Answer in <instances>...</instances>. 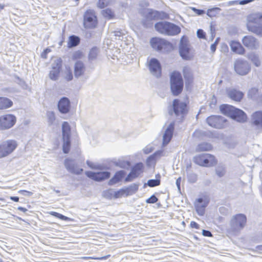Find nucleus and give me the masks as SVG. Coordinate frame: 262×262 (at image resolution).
Segmentation results:
<instances>
[{
	"label": "nucleus",
	"mask_w": 262,
	"mask_h": 262,
	"mask_svg": "<svg viewBox=\"0 0 262 262\" xmlns=\"http://www.w3.org/2000/svg\"><path fill=\"white\" fill-rule=\"evenodd\" d=\"M247 223V217L242 213L233 215L229 222L228 232L231 235H236L244 229Z\"/></svg>",
	"instance_id": "f257e3e1"
},
{
	"label": "nucleus",
	"mask_w": 262,
	"mask_h": 262,
	"mask_svg": "<svg viewBox=\"0 0 262 262\" xmlns=\"http://www.w3.org/2000/svg\"><path fill=\"white\" fill-rule=\"evenodd\" d=\"M220 110L223 114L237 122L243 123L246 121V114L242 110L236 108L232 105H222L220 106Z\"/></svg>",
	"instance_id": "f03ea898"
},
{
	"label": "nucleus",
	"mask_w": 262,
	"mask_h": 262,
	"mask_svg": "<svg viewBox=\"0 0 262 262\" xmlns=\"http://www.w3.org/2000/svg\"><path fill=\"white\" fill-rule=\"evenodd\" d=\"M156 30L161 34L174 36L179 34L181 28L178 26L167 21H161L156 24Z\"/></svg>",
	"instance_id": "7ed1b4c3"
},
{
	"label": "nucleus",
	"mask_w": 262,
	"mask_h": 262,
	"mask_svg": "<svg viewBox=\"0 0 262 262\" xmlns=\"http://www.w3.org/2000/svg\"><path fill=\"white\" fill-rule=\"evenodd\" d=\"M170 88L172 94L178 95L182 91L183 80L181 74L178 72H173L170 76Z\"/></svg>",
	"instance_id": "20e7f679"
},
{
	"label": "nucleus",
	"mask_w": 262,
	"mask_h": 262,
	"mask_svg": "<svg viewBox=\"0 0 262 262\" xmlns=\"http://www.w3.org/2000/svg\"><path fill=\"white\" fill-rule=\"evenodd\" d=\"M17 145V142L13 140H8L0 144V159L11 154Z\"/></svg>",
	"instance_id": "39448f33"
},
{
	"label": "nucleus",
	"mask_w": 262,
	"mask_h": 262,
	"mask_svg": "<svg viewBox=\"0 0 262 262\" xmlns=\"http://www.w3.org/2000/svg\"><path fill=\"white\" fill-rule=\"evenodd\" d=\"M251 69V65L249 62L243 59H237L234 62V71L239 75H247L250 72Z\"/></svg>",
	"instance_id": "423d86ee"
},
{
	"label": "nucleus",
	"mask_w": 262,
	"mask_h": 262,
	"mask_svg": "<svg viewBox=\"0 0 262 262\" xmlns=\"http://www.w3.org/2000/svg\"><path fill=\"white\" fill-rule=\"evenodd\" d=\"M62 133L63 143V151L65 154L69 151L71 141V127L67 122H63L62 124Z\"/></svg>",
	"instance_id": "0eeeda50"
},
{
	"label": "nucleus",
	"mask_w": 262,
	"mask_h": 262,
	"mask_svg": "<svg viewBox=\"0 0 262 262\" xmlns=\"http://www.w3.org/2000/svg\"><path fill=\"white\" fill-rule=\"evenodd\" d=\"M16 122V117L13 114H5L0 116V130L12 128Z\"/></svg>",
	"instance_id": "6e6552de"
},
{
	"label": "nucleus",
	"mask_w": 262,
	"mask_h": 262,
	"mask_svg": "<svg viewBox=\"0 0 262 262\" xmlns=\"http://www.w3.org/2000/svg\"><path fill=\"white\" fill-rule=\"evenodd\" d=\"M194 162L202 166H212L216 163L214 157L210 154H202L195 156Z\"/></svg>",
	"instance_id": "1a4fd4ad"
},
{
	"label": "nucleus",
	"mask_w": 262,
	"mask_h": 262,
	"mask_svg": "<svg viewBox=\"0 0 262 262\" xmlns=\"http://www.w3.org/2000/svg\"><path fill=\"white\" fill-rule=\"evenodd\" d=\"M172 109L169 110V113L172 115L174 113L177 117L181 118L183 117L187 111L186 104L178 99L173 100Z\"/></svg>",
	"instance_id": "9d476101"
},
{
	"label": "nucleus",
	"mask_w": 262,
	"mask_h": 262,
	"mask_svg": "<svg viewBox=\"0 0 262 262\" xmlns=\"http://www.w3.org/2000/svg\"><path fill=\"white\" fill-rule=\"evenodd\" d=\"M190 51L191 49L188 40L185 37L183 36L181 39L179 46V52L181 56L186 60L191 59L192 55Z\"/></svg>",
	"instance_id": "9b49d317"
},
{
	"label": "nucleus",
	"mask_w": 262,
	"mask_h": 262,
	"mask_svg": "<svg viewBox=\"0 0 262 262\" xmlns=\"http://www.w3.org/2000/svg\"><path fill=\"white\" fill-rule=\"evenodd\" d=\"M224 117L219 116H211L207 118V122L211 127L216 128H223L226 123Z\"/></svg>",
	"instance_id": "f8f14e48"
},
{
	"label": "nucleus",
	"mask_w": 262,
	"mask_h": 262,
	"mask_svg": "<svg viewBox=\"0 0 262 262\" xmlns=\"http://www.w3.org/2000/svg\"><path fill=\"white\" fill-rule=\"evenodd\" d=\"M97 25V18L93 10L86 11L84 15V26L85 28H93Z\"/></svg>",
	"instance_id": "ddd939ff"
},
{
	"label": "nucleus",
	"mask_w": 262,
	"mask_h": 262,
	"mask_svg": "<svg viewBox=\"0 0 262 262\" xmlns=\"http://www.w3.org/2000/svg\"><path fill=\"white\" fill-rule=\"evenodd\" d=\"M242 41L244 46L250 50H256L259 46L258 40L252 35L244 36Z\"/></svg>",
	"instance_id": "4468645a"
},
{
	"label": "nucleus",
	"mask_w": 262,
	"mask_h": 262,
	"mask_svg": "<svg viewBox=\"0 0 262 262\" xmlns=\"http://www.w3.org/2000/svg\"><path fill=\"white\" fill-rule=\"evenodd\" d=\"M144 166L142 163L135 164L132 168L130 172L125 179V182H131L137 178L143 171Z\"/></svg>",
	"instance_id": "2eb2a0df"
},
{
	"label": "nucleus",
	"mask_w": 262,
	"mask_h": 262,
	"mask_svg": "<svg viewBox=\"0 0 262 262\" xmlns=\"http://www.w3.org/2000/svg\"><path fill=\"white\" fill-rule=\"evenodd\" d=\"M148 67L151 74L156 77L160 76L161 68L160 62L156 58H151L148 63Z\"/></svg>",
	"instance_id": "dca6fc26"
},
{
	"label": "nucleus",
	"mask_w": 262,
	"mask_h": 262,
	"mask_svg": "<svg viewBox=\"0 0 262 262\" xmlns=\"http://www.w3.org/2000/svg\"><path fill=\"white\" fill-rule=\"evenodd\" d=\"M86 175L90 178L96 181H101L110 177V172L108 171L93 172L86 171Z\"/></svg>",
	"instance_id": "f3484780"
},
{
	"label": "nucleus",
	"mask_w": 262,
	"mask_h": 262,
	"mask_svg": "<svg viewBox=\"0 0 262 262\" xmlns=\"http://www.w3.org/2000/svg\"><path fill=\"white\" fill-rule=\"evenodd\" d=\"M70 101L68 98L63 97L59 100L58 103V108L61 113L67 114L69 113L70 110Z\"/></svg>",
	"instance_id": "a211bd4d"
},
{
	"label": "nucleus",
	"mask_w": 262,
	"mask_h": 262,
	"mask_svg": "<svg viewBox=\"0 0 262 262\" xmlns=\"http://www.w3.org/2000/svg\"><path fill=\"white\" fill-rule=\"evenodd\" d=\"M174 122H171L166 127L163 136V145H167L170 141L174 130Z\"/></svg>",
	"instance_id": "6ab92c4d"
},
{
	"label": "nucleus",
	"mask_w": 262,
	"mask_h": 262,
	"mask_svg": "<svg viewBox=\"0 0 262 262\" xmlns=\"http://www.w3.org/2000/svg\"><path fill=\"white\" fill-rule=\"evenodd\" d=\"M208 201L204 198L198 199L195 202L196 211L199 215L202 216L205 213V209L207 206Z\"/></svg>",
	"instance_id": "aec40b11"
},
{
	"label": "nucleus",
	"mask_w": 262,
	"mask_h": 262,
	"mask_svg": "<svg viewBox=\"0 0 262 262\" xmlns=\"http://www.w3.org/2000/svg\"><path fill=\"white\" fill-rule=\"evenodd\" d=\"M64 165L67 170L73 173L80 174L83 170L82 168L76 165L72 160L67 159L65 160Z\"/></svg>",
	"instance_id": "412c9836"
},
{
	"label": "nucleus",
	"mask_w": 262,
	"mask_h": 262,
	"mask_svg": "<svg viewBox=\"0 0 262 262\" xmlns=\"http://www.w3.org/2000/svg\"><path fill=\"white\" fill-rule=\"evenodd\" d=\"M251 122L257 128H262V111H257L251 116Z\"/></svg>",
	"instance_id": "4be33fe9"
},
{
	"label": "nucleus",
	"mask_w": 262,
	"mask_h": 262,
	"mask_svg": "<svg viewBox=\"0 0 262 262\" xmlns=\"http://www.w3.org/2000/svg\"><path fill=\"white\" fill-rule=\"evenodd\" d=\"M229 44L232 52L239 55L244 54L245 49L241 45L239 42L235 40H231L229 42Z\"/></svg>",
	"instance_id": "5701e85b"
},
{
	"label": "nucleus",
	"mask_w": 262,
	"mask_h": 262,
	"mask_svg": "<svg viewBox=\"0 0 262 262\" xmlns=\"http://www.w3.org/2000/svg\"><path fill=\"white\" fill-rule=\"evenodd\" d=\"M227 95L230 98L235 101H240L244 96L242 92L234 89L229 90L227 91Z\"/></svg>",
	"instance_id": "b1692460"
},
{
	"label": "nucleus",
	"mask_w": 262,
	"mask_h": 262,
	"mask_svg": "<svg viewBox=\"0 0 262 262\" xmlns=\"http://www.w3.org/2000/svg\"><path fill=\"white\" fill-rule=\"evenodd\" d=\"M259 19L257 13H252L248 16L247 18V28L249 29V26H255L259 24Z\"/></svg>",
	"instance_id": "393cba45"
},
{
	"label": "nucleus",
	"mask_w": 262,
	"mask_h": 262,
	"mask_svg": "<svg viewBox=\"0 0 262 262\" xmlns=\"http://www.w3.org/2000/svg\"><path fill=\"white\" fill-rule=\"evenodd\" d=\"M151 47L157 51H161L162 45H166L165 40L159 38H152L150 40Z\"/></svg>",
	"instance_id": "a878e982"
},
{
	"label": "nucleus",
	"mask_w": 262,
	"mask_h": 262,
	"mask_svg": "<svg viewBox=\"0 0 262 262\" xmlns=\"http://www.w3.org/2000/svg\"><path fill=\"white\" fill-rule=\"evenodd\" d=\"M146 13L147 18L151 20L161 19L164 15L163 12L149 9L146 10Z\"/></svg>",
	"instance_id": "bb28decb"
},
{
	"label": "nucleus",
	"mask_w": 262,
	"mask_h": 262,
	"mask_svg": "<svg viewBox=\"0 0 262 262\" xmlns=\"http://www.w3.org/2000/svg\"><path fill=\"white\" fill-rule=\"evenodd\" d=\"M247 95L249 98L262 102V95H259L258 90L255 88L250 89Z\"/></svg>",
	"instance_id": "cd10ccee"
},
{
	"label": "nucleus",
	"mask_w": 262,
	"mask_h": 262,
	"mask_svg": "<svg viewBox=\"0 0 262 262\" xmlns=\"http://www.w3.org/2000/svg\"><path fill=\"white\" fill-rule=\"evenodd\" d=\"M125 175V172L124 170H120L117 172L114 177L109 181L108 184L110 185H113L118 183L122 180Z\"/></svg>",
	"instance_id": "c85d7f7f"
},
{
	"label": "nucleus",
	"mask_w": 262,
	"mask_h": 262,
	"mask_svg": "<svg viewBox=\"0 0 262 262\" xmlns=\"http://www.w3.org/2000/svg\"><path fill=\"white\" fill-rule=\"evenodd\" d=\"M85 71V68L82 62L78 61L75 63L74 67V74L76 77L82 75Z\"/></svg>",
	"instance_id": "c756f323"
},
{
	"label": "nucleus",
	"mask_w": 262,
	"mask_h": 262,
	"mask_svg": "<svg viewBox=\"0 0 262 262\" xmlns=\"http://www.w3.org/2000/svg\"><path fill=\"white\" fill-rule=\"evenodd\" d=\"M247 58L252 62V63L256 67H259L261 65V61L260 60L258 54L254 52H251L247 55Z\"/></svg>",
	"instance_id": "7c9ffc66"
},
{
	"label": "nucleus",
	"mask_w": 262,
	"mask_h": 262,
	"mask_svg": "<svg viewBox=\"0 0 262 262\" xmlns=\"http://www.w3.org/2000/svg\"><path fill=\"white\" fill-rule=\"evenodd\" d=\"M13 105V102L6 97H0V110H6Z\"/></svg>",
	"instance_id": "2f4dec72"
},
{
	"label": "nucleus",
	"mask_w": 262,
	"mask_h": 262,
	"mask_svg": "<svg viewBox=\"0 0 262 262\" xmlns=\"http://www.w3.org/2000/svg\"><path fill=\"white\" fill-rule=\"evenodd\" d=\"M249 31H250L256 35L262 37V24H259L255 25V26H249V29H248Z\"/></svg>",
	"instance_id": "473e14b6"
},
{
	"label": "nucleus",
	"mask_w": 262,
	"mask_h": 262,
	"mask_svg": "<svg viewBox=\"0 0 262 262\" xmlns=\"http://www.w3.org/2000/svg\"><path fill=\"white\" fill-rule=\"evenodd\" d=\"M138 185L133 184L129 186L124 188L125 195H130L135 193L138 189Z\"/></svg>",
	"instance_id": "72a5a7b5"
},
{
	"label": "nucleus",
	"mask_w": 262,
	"mask_h": 262,
	"mask_svg": "<svg viewBox=\"0 0 262 262\" xmlns=\"http://www.w3.org/2000/svg\"><path fill=\"white\" fill-rule=\"evenodd\" d=\"M212 146L210 144L208 143H202L199 144L196 148V151H204L211 150Z\"/></svg>",
	"instance_id": "f704fd0d"
},
{
	"label": "nucleus",
	"mask_w": 262,
	"mask_h": 262,
	"mask_svg": "<svg viewBox=\"0 0 262 262\" xmlns=\"http://www.w3.org/2000/svg\"><path fill=\"white\" fill-rule=\"evenodd\" d=\"M80 39L77 36L72 35L69 37L68 47L72 48L75 47L79 43Z\"/></svg>",
	"instance_id": "c9c22d12"
},
{
	"label": "nucleus",
	"mask_w": 262,
	"mask_h": 262,
	"mask_svg": "<svg viewBox=\"0 0 262 262\" xmlns=\"http://www.w3.org/2000/svg\"><path fill=\"white\" fill-rule=\"evenodd\" d=\"M60 70L58 69H53L52 68L51 71L49 74V77L53 80H56L58 78Z\"/></svg>",
	"instance_id": "e433bc0d"
},
{
	"label": "nucleus",
	"mask_w": 262,
	"mask_h": 262,
	"mask_svg": "<svg viewBox=\"0 0 262 262\" xmlns=\"http://www.w3.org/2000/svg\"><path fill=\"white\" fill-rule=\"evenodd\" d=\"M62 60L61 58H56L53 60V62L52 63V68L53 69H58L60 70L61 67Z\"/></svg>",
	"instance_id": "4c0bfd02"
},
{
	"label": "nucleus",
	"mask_w": 262,
	"mask_h": 262,
	"mask_svg": "<svg viewBox=\"0 0 262 262\" xmlns=\"http://www.w3.org/2000/svg\"><path fill=\"white\" fill-rule=\"evenodd\" d=\"M99 51L98 49L97 48H92L89 53V58L90 60H93L96 58L98 54Z\"/></svg>",
	"instance_id": "58836bf2"
},
{
	"label": "nucleus",
	"mask_w": 262,
	"mask_h": 262,
	"mask_svg": "<svg viewBox=\"0 0 262 262\" xmlns=\"http://www.w3.org/2000/svg\"><path fill=\"white\" fill-rule=\"evenodd\" d=\"M50 214L63 221H71L72 219L56 212H51Z\"/></svg>",
	"instance_id": "ea45409f"
},
{
	"label": "nucleus",
	"mask_w": 262,
	"mask_h": 262,
	"mask_svg": "<svg viewBox=\"0 0 262 262\" xmlns=\"http://www.w3.org/2000/svg\"><path fill=\"white\" fill-rule=\"evenodd\" d=\"M183 74L185 79L189 80L192 79V74L190 69L188 67H184L183 69Z\"/></svg>",
	"instance_id": "a19ab883"
},
{
	"label": "nucleus",
	"mask_w": 262,
	"mask_h": 262,
	"mask_svg": "<svg viewBox=\"0 0 262 262\" xmlns=\"http://www.w3.org/2000/svg\"><path fill=\"white\" fill-rule=\"evenodd\" d=\"M47 116L48 120V122L50 125H52L55 120V115L53 112H48Z\"/></svg>",
	"instance_id": "79ce46f5"
},
{
	"label": "nucleus",
	"mask_w": 262,
	"mask_h": 262,
	"mask_svg": "<svg viewBox=\"0 0 262 262\" xmlns=\"http://www.w3.org/2000/svg\"><path fill=\"white\" fill-rule=\"evenodd\" d=\"M165 43L166 45H162L161 48V51L163 52H168L172 49V45L169 42L165 40Z\"/></svg>",
	"instance_id": "37998d69"
},
{
	"label": "nucleus",
	"mask_w": 262,
	"mask_h": 262,
	"mask_svg": "<svg viewBox=\"0 0 262 262\" xmlns=\"http://www.w3.org/2000/svg\"><path fill=\"white\" fill-rule=\"evenodd\" d=\"M216 174L219 177H223L225 174V168L223 166H217L216 168Z\"/></svg>",
	"instance_id": "c03bdc74"
},
{
	"label": "nucleus",
	"mask_w": 262,
	"mask_h": 262,
	"mask_svg": "<svg viewBox=\"0 0 262 262\" xmlns=\"http://www.w3.org/2000/svg\"><path fill=\"white\" fill-rule=\"evenodd\" d=\"M109 4L110 1L108 0H99L97 3V5L98 7L102 9L108 6Z\"/></svg>",
	"instance_id": "a18cd8bd"
},
{
	"label": "nucleus",
	"mask_w": 262,
	"mask_h": 262,
	"mask_svg": "<svg viewBox=\"0 0 262 262\" xmlns=\"http://www.w3.org/2000/svg\"><path fill=\"white\" fill-rule=\"evenodd\" d=\"M102 14L105 17L108 19L111 18L114 15V13L112 11L109 9L103 10Z\"/></svg>",
	"instance_id": "49530a36"
},
{
	"label": "nucleus",
	"mask_w": 262,
	"mask_h": 262,
	"mask_svg": "<svg viewBox=\"0 0 262 262\" xmlns=\"http://www.w3.org/2000/svg\"><path fill=\"white\" fill-rule=\"evenodd\" d=\"M197 175L192 172L188 174V180L190 183H195L197 181Z\"/></svg>",
	"instance_id": "de8ad7c7"
},
{
	"label": "nucleus",
	"mask_w": 262,
	"mask_h": 262,
	"mask_svg": "<svg viewBox=\"0 0 262 262\" xmlns=\"http://www.w3.org/2000/svg\"><path fill=\"white\" fill-rule=\"evenodd\" d=\"M147 185L151 187L157 186L160 185V181L159 180H149L147 181Z\"/></svg>",
	"instance_id": "09e8293b"
},
{
	"label": "nucleus",
	"mask_w": 262,
	"mask_h": 262,
	"mask_svg": "<svg viewBox=\"0 0 262 262\" xmlns=\"http://www.w3.org/2000/svg\"><path fill=\"white\" fill-rule=\"evenodd\" d=\"M125 195L124 188L121 189L117 191H115L114 196L115 198H119Z\"/></svg>",
	"instance_id": "8fccbe9b"
},
{
	"label": "nucleus",
	"mask_w": 262,
	"mask_h": 262,
	"mask_svg": "<svg viewBox=\"0 0 262 262\" xmlns=\"http://www.w3.org/2000/svg\"><path fill=\"white\" fill-rule=\"evenodd\" d=\"M219 10H220V9L219 8H213L212 9H209L207 11V14L209 17H213L215 15V13Z\"/></svg>",
	"instance_id": "3c124183"
},
{
	"label": "nucleus",
	"mask_w": 262,
	"mask_h": 262,
	"mask_svg": "<svg viewBox=\"0 0 262 262\" xmlns=\"http://www.w3.org/2000/svg\"><path fill=\"white\" fill-rule=\"evenodd\" d=\"M64 78L67 81H71L73 79V75L72 72L70 70L67 69L65 72Z\"/></svg>",
	"instance_id": "603ef678"
},
{
	"label": "nucleus",
	"mask_w": 262,
	"mask_h": 262,
	"mask_svg": "<svg viewBox=\"0 0 262 262\" xmlns=\"http://www.w3.org/2000/svg\"><path fill=\"white\" fill-rule=\"evenodd\" d=\"M110 256V255H107L105 256L101 257H82L81 258L83 259H99V260H104L106 259L107 258H108Z\"/></svg>",
	"instance_id": "864d4df0"
},
{
	"label": "nucleus",
	"mask_w": 262,
	"mask_h": 262,
	"mask_svg": "<svg viewBox=\"0 0 262 262\" xmlns=\"http://www.w3.org/2000/svg\"><path fill=\"white\" fill-rule=\"evenodd\" d=\"M197 36L199 38H205L206 34L205 32L202 29H198L196 32Z\"/></svg>",
	"instance_id": "5fc2aeb1"
},
{
	"label": "nucleus",
	"mask_w": 262,
	"mask_h": 262,
	"mask_svg": "<svg viewBox=\"0 0 262 262\" xmlns=\"http://www.w3.org/2000/svg\"><path fill=\"white\" fill-rule=\"evenodd\" d=\"M157 201H158V199L154 195H152L149 198H148V199H147L146 200V202L147 203H150V204L155 203L157 202Z\"/></svg>",
	"instance_id": "6e6d98bb"
},
{
	"label": "nucleus",
	"mask_w": 262,
	"mask_h": 262,
	"mask_svg": "<svg viewBox=\"0 0 262 262\" xmlns=\"http://www.w3.org/2000/svg\"><path fill=\"white\" fill-rule=\"evenodd\" d=\"M51 52V50L49 48H47L44 50L43 51L41 54V57L42 58L46 59L47 58V55L48 53Z\"/></svg>",
	"instance_id": "4d7b16f0"
},
{
	"label": "nucleus",
	"mask_w": 262,
	"mask_h": 262,
	"mask_svg": "<svg viewBox=\"0 0 262 262\" xmlns=\"http://www.w3.org/2000/svg\"><path fill=\"white\" fill-rule=\"evenodd\" d=\"M118 165L122 168H125L130 166V162L128 161L120 162Z\"/></svg>",
	"instance_id": "13d9d810"
},
{
	"label": "nucleus",
	"mask_w": 262,
	"mask_h": 262,
	"mask_svg": "<svg viewBox=\"0 0 262 262\" xmlns=\"http://www.w3.org/2000/svg\"><path fill=\"white\" fill-rule=\"evenodd\" d=\"M143 150L145 154H148L153 150V148L151 146H147Z\"/></svg>",
	"instance_id": "bf43d9fd"
},
{
	"label": "nucleus",
	"mask_w": 262,
	"mask_h": 262,
	"mask_svg": "<svg viewBox=\"0 0 262 262\" xmlns=\"http://www.w3.org/2000/svg\"><path fill=\"white\" fill-rule=\"evenodd\" d=\"M19 193H20L24 195H27V196H31L33 194V193L30 191H28L27 190H19Z\"/></svg>",
	"instance_id": "052dcab7"
},
{
	"label": "nucleus",
	"mask_w": 262,
	"mask_h": 262,
	"mask_svg": "<svg viewBox=\"0 0 262 262\" xmlns=\"http://www.w3.org/2000/svg\"><path fill=\"white\" fill-rule=\"evenodd\" d=\"M191 9L198 15H201L204 13V11L202 10L197 9L195 8H192Z\"/></svg>",
	"instance_id": "680f3d73"
},
{
	"label": "nucleus",
	"mask_w": 262,
	"mask_h": 262,
	"mask_svg": "<svg viewBox=\"0 0 262 262\" xmlns=\"http://www.w3.org/2000/svg\"><path fill=\"white\" fill-rule=\"evenodd\" d=\"M202 234L205 236H208V237L212 236L211 233L209 231H208V230H203Z\"/></svg>",
	"instance_id": "e2e57ef3"
},
{
	"label": "nucleus",
	"mask_w": 262,
	"mask_h": 262,
	"mask_svg": "<svg viewBox=\"0 0 262 262\" xmlns=\"http://www.w3.org/2000/svg\"><path fill=\"white\" fill-rule=\"evenodd\" d=\"M190 226L192 228H194L195 229H198L199 228V225L195 223V222H191Z\"/></svg>",
	"instance_id": "0e129e2a"
},
{
	"label": "nucleus",
	"mask_w": 262,
	"mask_h": 262,
	"mask_svg": "<svg viewBox=\"0 0 262 262\" xmlns=\"http://www.w3.org/2000/svg\"><path fill=\"white\" fill-rule=\"evenodd\" d=\"M254 0H243L239 2V4L241 5H245L248 3L253 2Z\"/></svg>",
	"instance_id": "69168bd1"
},
{
	"label": "nucleus",
	"mask_w": 262,
	"mask_h": 262,
	"mask_svg": "<svg viewBox=\"0 0 262 262\" xmlns=\"http://www.w3.org/2000/svg\"><path fill=\"white\" fill-rule=\"evenodd\" d=\"M181 181V178L179 177L176 180V185L179 189H180V183Z\"/></svg>",
	"instance_id": "338daca9"
},
{
	"label": "nucleus",
	"mask_w": 262,
	"mask_h": 262,
	"mask_svg": "<svg viewBox=\"0 0 262 262\" xmlns=\"http://www.w3.org/2000/svg\"><path fill=\"white\" fill-rule=\"evenodd\" d=\"M216 46L217 45H216V43H213V44H212L211 45L210 49L212 52H215V51L216 50Z\"/></svg>",
	"instance_id": "774afa93"
}]
</instances>
